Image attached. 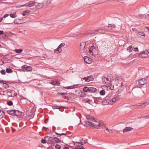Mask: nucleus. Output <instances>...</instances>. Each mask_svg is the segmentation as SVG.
<instances>
[{"label": "nucleus", "instance_id": "obj_1", "mask_svg": "<svg viewBox=\"0 0 149 149\" xmlns=\"http://www.w3.org/2000/svg\"><path fill=\"white\" fill-rule=\"evenodd\" d=\"M94 121L95 122V123H93L89 121H85L84 122V125L87 127H93L95 128H98L99 127V122H97L95 120H94Z\"/></svg>", "mask_w": 149, "mask_h": 149}, {"label": "nucleus", "instance_id": "obj_2", "mask_svg": "<svg viewBox=\"0 0 149 149\" xmlns=\"http://www.w3.org/2000/svg\"><path fill=\"white\" fill-rule=\"evenodd\" d=\"M89 53L91 55L96 57L97 54L96 49L93 46H92L89 48Z\"/></svg>", "mask_w": 149, "mask_h": 149}, {"label": "nucleus", "instance_id": "obj_3", "mask_svg": "<svg viewBox=\"0 0 149 149\" xmlns=\"http://www.w3.org/2000/svg\"><path fill=\"white\" fill-rule=\"evenodd\" d=\"M149 52H148V51H146L140 52L139 54H138V56L139 57L141 58H146L148 56V54Z\"/></svg>", "mask_w": 149, "mask_h": 149}, {"label": "nucleus", "instance_id": "obj_4", "mask_svg": "<svg viewBox=\"0 0 149 149\" xmlns=\"http://www.w3.org/2000/svg\"><path fill=\"white\" fill-rule=\"evenodd\" d=\"M45 139H48V142H49V141H51L52 140H53L55 141L56 143H59L61 142V141L60 140L59 138H58L56 137L54 138H52L51 137H50L49 138V136H46L45 138Z\"/></svg>", "mask_w": 149, "mask_h": 149}, {"label": "nucleus", "instance_id": "obj_5", "mask_svg": "<svg viewBox=\"0 0 149 149\" xmlns=\"http://www.w3.org/2000/svg\"><path fill=\"white\" fill-rule=\"evenodd\" d=\"M149 104V99L148 101L142 103H139L137 105V108L141 109L144 108L146 106Z\"/></svg>", "mask_w": 149, "mask_h": 149}, {"label": "nucleus", "instance_id": "obj_6", "mask_svg": "<svg viewBox=\"0 0 149 149\" xmlns=\"http://www.w3.org/2000/svg\"><path fill=\"white\" fill-rule=\"evenodd\" d=\"M118 99V98L117 97H116L113 98H111V100L109 102V104L112 105L113 104V103L115 102Z\"/></svg>", "mask_w": 149, "mask_h": 149}, {"label": "nucleus", "instance_id": "obj_7", "mask_svg": "<svg viewBox=\"0 0 149 149\" xmlns=\"http://www.w3.org/2000/svg\"><path fill=\"white\" fill-rule=\"evenodd\" d=\"M65 45L64 43H61L60 45L58 46L57 50L54 51L55 53H57L56 51H58L59 53H60L62 51L61 47H63Z\"/></svg>", "mask_w": 149, "mask_h": 149}, {"label": "nucleus", "instance_id": "obj_8", "mask_svg": "<svg viewBox=\"0 0 149 149\" xmlns=\"http://www.w3.org/2000/svg\"><path fill=\"white\" fill-rule=\"evenodd\" d=\"M139 82L140 85H144L147 83V80L146 79L143 78L139 79Z\"/></svg>", "mask_w": 149, "mask_h": 149}, {"label": "nucleus", "instance_id": "obj_9", "mask_svg": "<svg viewBox=\"0 0 149 149\" xmlns=\"http://www.w3.org/2000/svg\"><path fill=\"white\" fill-rule=\"evenodd\" d=\"M98 30H89L88 31L87 35H91L93 34H97V32Z\"/></svg>", "mask_w": 149, "mask_h": 149}, {"label": "nucleus", "instance_id": "obj_10", "mask_svg": "<svg viewBox=\"0 0 149 149\" xmlns=\"http://www.w3.org/2000/svg\"><path fill=\"white\" fill-rule=\"evenodd\" d=\"M94 102L97 103V102H103V99L100 97H95L94 98Z\"/></svg>", "mask_w": 149, "mask_h": 149}, {"label": "nucleus", "instance_id": "obj_11", "mask_svg": "<svg viewBox=\"0 0 149 149\" xmlns=\"http://www.w3.org/2000/svg\"><path fill=\"white\" fill-rule=\"evenodd\" d=\"M22 69L25 68L27 71H31L32 70V68L31 66H28L26 65H24L22 67Z\"/></svg>", "mask_w": 149, "mask_h": 149}, {"label": "nucleus", "instance_id": "obj_12", "mask_svg": "<svg viewBox=\"0 0 149 149\" xmlns=\"http://www.w3.org/2000/svg\"><path fill=\"white\" fill-rule=\"evenodd\" d=\"M102 81L104 84H109L110 82L109 79L105 77H104L102 78Z\"/></svg>", "mask_w": 149, "mask_h": 149}, {"label": "nucleus", "instance_id": "obj_13", "mask_svg": "<svg viewBox=\"0 0 149 149\" xmlns=\"http://www.w3.org/2000/svg\"><path fill=\"white\" fill-rule=\"evenodd\" d=\"M111 100V98L110 96L108 95L105 97L103 99V102L107 103V102L109 104V102Z\"/></svg>", "mask_w": 149, "mask_h": 149}, {"label": "nucleus", "instance_id": "obj_14", "mask_svg": "<svg viewBox=\"0 0 149 149\" xmlns=\"http://www.w3.org/2000/svg\"><path fill=\"white\" fill-rule=\"evenodd\" d=\"M27 3V4L26 5L27 6L30 7L34 5L35 1H31Z\"/></svg>", "mask_w": 149, "mask_h": 149}, {"label": "nucleus", "instance_id": "obj_15", "mask_svg": "<svg viewBox=\"0 0 149 149\" xmlns=\"http://www.w3.org/2000/svg\"><path fill=\"white\" fill-rule=\"evenodd\" d=\"M87 79L86 81L88 82L90 81H93L94 80V78L92 75H90L87 76L86 77Z\"/></svg>", "mask_w": 149, "mask_h": 149}, {"label": "nucleus", "instance_id": "obj_16", "mask_svg": "<svg viewBox=\"0 0 149 149\" xmlns=\"http://www.w3.org/2000/svg\"><path fill=\"white\" fill-rule=\"evenodd\" d=\"M86 118L87 119L91 121H94V117L88 115L86 116Z\"/></svg>", "mask_w": 149, "mask_h": 149}, {"label": "nucleus", "instance_id": "obj_17", "mask_svg": "<svg viewBox=\"0 0 149 149\" xmlns=\"http://www.w3.org/2000/svg\"><path fill=\"white\" fill-rule=\"evenodd\" d=\"M86 44L85 42H82L80 44V50H83L84 49Z\"/></svg>", "mask_w": 149, "mask_h": 149}, {"label": "nucleus", "instance_id": "obj_18", "mask_svg": "<svg viewBox=\"0 0 149 149\" xmlns=\"http://www.w3.org/2000/svg\"><path fill=\"white\" fill-rule=\"evenodd\" d=\"M133 128L130 127H126L123 130V132H125L127 131H131Z\"/></svg>", "mask_w": 149, "mask_h": 149}, {"label": "nucleus", "instance_id": "obj_19", "mask_svg": "<svg viewBox=\"0 0 149 149\" xmlns=\"http://www.w3.org/2000/svg\"><path fill=\"white\" fill-rule=\"evenodd\" d=\"M90 93H95L97 91V89L93 87H90Z\"/></svg>", "mask_w": 149, "mask_h": 149}, {"label": "nucleus", "instance_id": "obj_20", "mask_svg": "<svg viewBox=\"0 0 149 149\" xmlns=\"http://www.w3.org/2000/svg\"><path fill=\"white\" fill-rule=\"evenodd\" d=\"M13 22L15 24H20L21 22V19H15Z\"/></svg>", "mask_w": 149, "mask_h": 149}, {"label": "nucleus", "instance_id": "obj_21", "mask_svg": "<svg viewBox=\"0 0 149 149\" xmlns=\"http://www.w3.org/2000/svg\"><path fill=\"white\" fill-rule=\"evenodd\" d=\"M7 113L10 115L14 116L15 113V110H8L7 111Z\"/></svg>", "mask_w": 149, "mask_h": 149}, {"label": "nucleus", "instance_id": "obj_22", "mask_svg": "<svg viewBox=\"0 0 149 149\" xmlns=\"http://www.w3.org/2000/svg\"><path fill=\"white\" fill-rule=\"evenodd\" d=\"M90 87H85L83 88L84 91L86 92H90Z\"/></svg>", "mask_w": 149, "mask_h": 149}, {"label": "nucleus", "instance_id": "obj_23", "mask_svg": "<svg viewBox=\"0 0 149 149\" xmlns=\"http://www.w3.org/2000/svg\"><path fill=\"white\" fill-rule=\"evenodd\" d=\"M20 114V112L17 110H15L14 114V116H19Z\"/></svg>", "mask_w": 149, "mask_h": 149}, {"label": "nucleus", "instance_id": "obj_24", "mask_svg": "<svg viewBox=\"0 0 149 149\" xmlns=\"http://www.w3.org/2000/svg\"><path fill=\"white\" fill-rule=\"evenodd\" d=\"M84 61L86 63H87L89 64L90 63V62H89V61H88L89 58L87 56H86L84 57Z\"/></svg>", "mask_w": 149, "mask_h": 149}, {"label": "nucleus", "instance_id": "obj_25", "mask_svg": "<svg viewBox=\"0 0 149 149\" xmlns=\"http://www.w3.org/2000/svg\"><path fill=\"white\" fill-rule=\"evenodd\" d=\"M4 115L3 111L2 110H0V118H3Z\"/></svg>", "mask_w": 149, "mask_h": 149}, {"label": "nucleus", "instance_id": "obj_26", "mask_svg": "<svg viewBox=\"0 0 149 149\" xmlns=\"http://www.w3.org/2000/svg\"><path fill=\"white\" fill-rule=\"evenodd\" d=\"M122 79V77H116L114 79V81L116 82H118L119 80H121Z\"/></svg>", "mask_w": 149, "mask_h": 149}, {"label": "nucleus", "instance_id": "obj_27", "mask_svg": "<svg viewBox=\"0 0 149 149\" xmlns=\"http://www.w3.org/2000/svg\"><path fill=\"white\" fill-rule=\"evenodd\" d=\"M108 27L109 28L111 27L112 28L114 29L116 27V26L114 24H109Z\"/></svg>", "mask_w": 149, "mask_h": 149}, {"label": "nucleus", "instance_id": "obj_28", "mask_svg": "<svg viewBox=\"0 0 149 149\" xmlns=\"http://www.w3.org/2000/svg\"><path fill=\"white\" fill-rule=\"evenodd\" d=\"M6 72L9 73H12L13 70L10 68H6Z\"/></svg>", "mask_w": 149, "mask_h": 149}, {"label": "nucleus", "instance_id": "obj_29", "mask_svg": "<svg viewBox=\"0 0 149 149\" xmlns=\"http://www.w3.org/2000/svg\"><path fill=\"white\" fill-rule=\"evenodd\" d=\"M30 12V11L29 10H26L25 11L24 13H22L23 16H25L28 14Z\"/></svg>", "mask_w": 149, "mask_h": 149}, {"label": "nucleus", "instance_id": "obj_30", "mask_svg": "<svg viewBox=\"0 0 149 149\" xmlns=\"http://www.w3.org/2000/svg\"><path fill=\"white\" fill-rule=\"evenodd\" d=\"M10 16L11 18H15L16 17L17 15L16 13H13L11 14L10 15Z\"/></svg>", "mask_w": 149, "mask_h": 149}, {"label": "nucleus", "instance_id": "obj_31", "mask_svg": "<svg viewBox=\"0 0 149 149\" xmlns=\"http://www.w3.org/2000/svg\"><path fill=\"white\" fill-rule=\"evenodd\" d=\"M34 116V114L33 113L30 112L29 114L28 117L29 118V119L32 118Z\"/></svg>", "mask_w": 149, "mask_h": 149}, {"label": "nucleus", "instance_id": "obj_32", "mask_svg": "<svg viewBox=\"0 0 149 149\" xmlns=\"http://www.w3.org/2000/svg\"><path fill=\"white\" fill-rule=\"evenodd\" d=\"M8 83L7 82H5L3 84V86L5 88H7L9 87V85L7 84Z\"/></svg>", "mask_w": 149, "mask_h": 149}, {"label": "nucleus", "instance_id": "obj_33", "mask_svg": "<svg viewBox=\"0 0 149 149\" xmlns=\"http://www.w3.org/2000/svg\"><path fill=\"white\" fill-rule=\"evenodd\" d=\"M138 33L139 35H140L143 36H145V34L144 33V32L142 31H138Z\"/></svg>", "mask_w": 149, "mask_h": 149}, {"label": "nucleus", "instance_id": "obj_34", "mask_svg": "<svg viewBox=\"0 0 149 149\" xmlns=\"http://www.w3.org/2000/svg\"><path fill=\"white\" fill-rule=\"evenodd\" d=\"M133 50V48L132 45L129 46L127 48V50L130 52H131Z\"/></svg>", "mask_w": 149, "mask_h": 149}, {"label": "nucleus", "instance_id": "obj_35", "mask_svg": "<svg viewBox=\"0 0 149 149\" xmlns=\"http://www.w3.org/2000/svg\"><path fill=\"white\" fill-rule=\"evenodd\" d=\"M23 50L22 49H15L14 51H15L16 53H20L22 52Z\"/></svg>", "mask_w": 149, "mask_h": 149}, {"label": "nucleus", "instance_id": "obj_36", "mask_svg": "<svg viewBox=\"0 0 149 149\" xmlns=\"http://www.w3.org/2000/svg\"><path fill=\"white\" fill-rule=\"evenodd\" d=\"M105 125H104V123L103 122H102V121L99 122V127H101V126L104 127Z\"/></svg>", "mask_w": 149, "mask_h": 149}, {"label": "nucleus", "instance_id": "obj_37", "mask_svg": "<svg viewBox=\"0 0 149 149\" xmlns=\"http://www.w3.org/2000/svg\"><path fill=\"white\" fill-rule=\"evenodd\" d=\"M108 88L111 90H113L114 88V85H113L112 84H110L109 86H108Z\"/></svg>", "mask_w": 149, "mask_h": 149}, {"label": "nucleus", "instance_id": "obj_38", "mask_svg": "<svg viewBox=\"0 0 149 149\" xmlns=\"http://www.w3.org/2000/svg\"><path fill=\"white\" fill-rule=\"evenodd\" d=\"M76 149H85V148L81 146H77L75 147Z\"/></svg>", "mask_w": 149, "mask_h": 149}, {"label": "nucleus", "instance_id": "obj_39", "mask_svg": "<svg viewBox=\"0 0 149 149\" xmlns=\"http://www.w3.org/2000/svg\"><path fill=\"white\" fill-rule=\"evenodd\" d=\"M90 101V100L88 98L84 99L83 100V101L85 102H87L88 103H90L89 102Z\"/></svg>", "mask_w": 149, "mask_h": 149}, {"label": "nucleus", "instance_id": "obj_40", "mask_svg": "<svg viewBox=\"0 0 149 149\" xmlns=\"http://www.w3.org/2000/svg\"><path fill=\"white\" fill-rule=\"evenodd\" d=\"M65 108L64 107H59L57 106H54L53 107V109H59L60 108Z\"/></svg>", "mask_w": 149, "mask_h": 149}, {"label": "nucleus", "instance_id": "obj_41", "mask_svg": "<svg viewBox=\"0 0 149 149\" xmlns=\"http://www.w3.org/2000/svg\"><path fill=\"white\" fill-rule=\"evenodd\" d=\"M100 94L101 95H104L105 94V91L104 90H102L100 91Z\"/></svg>", "mask_w": 149, "mask_h": 149}, {"label": "nucleus", "instance_id": "obj_42", "mask_svg": "<svg viewBox=\"0 0 149 149\" xmlns=\"http://www.w3.org/2000/svg\"><path fill=\"white\" fill-rule=\"evenodd\" d=\"M7 104L9 106H11L13 105V102L11 101H8L7 102Z\"/></svg>", "mask_w": 149, "mask_h": 149}, {"label": "nucleus", "instance_id": "obj_43", "mask_svg": "<svg viewBox=\"0 0 149 149\" xmlns=\"http://www.w3.org/2000/svg\"><path fill=\"white\" fill-rule=\"evenodd\" d=\"M65 88H66L68 89H70L74 88V85L68 86V87H65Z\"/></svg>", "mask_w": 149, "mask_h": 149}, {"label": "nucleus", "instance_id": "obj_44", "mask_svg": "<svg viewBox=\"0 0 149 149\" xmlns=\"http://www.w3.org/2000/svg\"><path fill=\"white\" fill-rule=\"evenodd\" d=\"M55 148L56 149H60L61 147L59 145L57 144L55 146Z\"/></svg>", "mask_w": 149, "mask_h": 149}, {"label": "nucleus", "instance_id": "obj_45", "mask_svg": "<svg viewBox=\"0 0 149 149\" xmlns=\"http://www.w3.org/2000/svg\"><path fill=\"white\" fill-rule=\"evenodd\" d=\"M0 72L2 74L4 75L6 74V71L4 70H1Z\"/></svg>", "mask_w": 149, "mask_h": 149}, {"label": "nucleus", "instance_id": "obj_46", "mask_svg": "<svg viewBox=\"0 0 149 149\" xmlns=\"http://www.w3.org/2000/svg\"><path fill=\"white\" fill-rule=\"evenodd\" d=\"M5 82H7V83H9V82L8 81H4V80H0V83H2L3 84V83H4Z\"/></svg>", "mask_w": 149, "mask_h": 149}, {"label": "nucleus", "instance_id": "obj_47", "mask_svg": "<svg viewBox=\"0 0 149 149\" xmlns=\"http://www.w3.org/2000/svg\"><path fill=\"white\" fill-rule=\"evenodd\" d=\"M58 94L59 95H61L62 96H63L65 95H67V93H58Z\"/></svg>", "mask_w": 149, "mask_h": 149}, {"label": "nucleus", "instance_id": "obj_48", "mask_svg": "<svg viewBox=\"0 0 149 149\" xmlns=\"http://www.w3.org/2000/svg\"><path fill=\"white\" fill-rule=\"evenodd\" d=\"M48 143L52 146H54V143L53 141V140L49 141V142Z\"/></svg>", "mask_w": 149, "mask_h": 149}, {"label": "nucleus", "instance_id": "obj_49", "mask_svg": "<svg viewBox=\"0 0 149 149\" xmlns=\"http://www.w3.org/2000/svg\"><path fill=\"white\" fill-rule=\"evenodd\" d=\"M106 130L107 132H112V130H110L107 127L106 128Z\"/></svg>", "mask_w": 149, "mask_h": 149}, {"label": "nucleus", "instance_id": "obj_50", "mask_svg": "<svg viewBox=\"0 0 149 149\" xmlns=\"http://www.w3.org/2000/svg\"><path fill=\"white\" fill-rule=\"evenodd\" d=\"M41 142L42 143H46V141L45 139H42V140Z\"/></svg>", "mask_w": 149, "mask_h": 149}, {"label": "nucleus", "instance_id": "obj_51", "mask_svg": "<svg viewBox=\"0 0 149 149\" xmlns=\"http://www.w3.org/2000/svg\"><path fill=\"white\" fill-rule=\"evenodd\" d=\"M51 84L53 85H55L56 84H57V82H56L55 81H52L51 82Z\"/></svg>", "mask_w": 149, "mask_h": 149}, {"label": "nucleus", "instance_id": "obj_52", "mask_svg": "<svg viewBox=\"0 0 149 149\" xmlns=\"http://www.w3.org/2000/svg\"><path fill=\"white\" fill-rule=\"evenodd\" d=\"M134 50L135 52H139V50L137 47L134 48Z\"/></svg>", "mask_w": 149, "mask_h": 149}, {"label": "nucleus", "instance_id": "obj_53", "mask_svg": "<svg viewBox=\"0 0 149 149\" xmlns=\"http://www.w3.org/2000/svg\"><path fill=\"white\" fill-rule=\"evenodd\" d=\"M145 17L146 19H149V14L146 15Z\"/></svg>", "mask_w": 149, "mask_h": 149}, {"label": "nucleus", "instance_id": "obj_54", "mask_svg": "<svg viewBox=\"0 0 149 149\" xmlns=\"http://www.w3.org/2000/svg\"><path fill=\"white\" fill-rule=\"evenodd\" d=\"M27 3H26L24 4V5H20L19 7H23V6H27L26 5H27Z\"/></svg>", "mask_w": 149, "mask_h": 149}, {"label": "nucleus", "instance_id": "obj_55", "mask_svg": "<svg viewBox=\"0 0 149 149\" xmlns=\"http://www.w3.org/2000/svg\"><path fill=\"white\" fill-rule=\"evenodd\" d=\"M76 143H78V144H81V145H83L84 144V142H76Z\"/></svg>", "mask_w": 149, "mask_h": 149}, {"label": "nucleus", "instance_id": "obj_56", "mask_svg": "<svg viewBox=\"0 0 149 149\" xmlns=\"http://www.w3.org/2000/svg\"><path fill=\"white\" fill-rule=\"evenodd\" d=\"M8 16V14H6L3 16V18H5L7 17Z\"/></svg>", "mask_w": 149, "mask_h": 149}, {"label": "nucleus", "instance_id": "obj_57", "mask_svg": "<svg viewBox=\"0 0 149 149\" xmlns=\"http://www.w3.org/2000/svg\"><path fill=\"white\" fill-rule=\"evenodd\" d=\"M3 31L0 30V35L3 34Z\"/></svg>", "mask_w": 149, "mask_h": 149}, {"label": "nucleus", "instance_id": "obj_58", "mask_svg": "<svg viewBox=\"0 0 149 149\" xmlns=\"http://www.w3.org/2000/svg\"><path fill=\"white\" fill-rule=\"evenodd\" d=\"M132 30L133 31H137L138 29L135 28H133L132 29Z\"/></svg>", "mask_w": 149, "mask_h": 149}, {"label": "nucleus", "instance_id": "obj_59", "mask_svg": "<svg viewBox=\"0 0 149 149\" xmlns=\"http://www.w3.org/2000/svg\"><path fill=\"white\" fill-rule=\"evenodd\" d=\"M47 149H52V148L51 146L48 147Z\"/></svg>", "mask_w": 149, "mask_h": 149}, {"label": "nucleus", "instance_id": "obj_60", "mask_svg": "<svg viewBox=\"0 0 149 149\" xmlns=\"http://www.w3.org/2000/svg\"><path fill=\"white\" fill-rule=\"evenodd\" d=\"M65 135V136H67V135L65 133H62L61 134V135Z\"/></svg>", "mask_w": 149, "mask_h": 149}, {"label": "nucleus", "instance_id": "obj_61", "mask_svg": "<svg viewBox=\"0 0 149 149\" xmlns=\"http://www.w3.org/2000/svg\"><path fill=\"white\" fill-rule=\"evenodd\" d=\"M82 78H83V79L85 80V81H86V79H87L86 77H84Z\"/></svg>", "mask_w": 149, "mask_h": 149}, {"label": "nucleus", "instance_id": "obj_62", "mask_svg": "<svg viewBox=\"0 0 149 149\" xmlns=\"http://www.w3.org/2000/svg\"><path fill=\"white\" fill-rule=\"evenodd\" d=\"M84 143H87V140H86V141H85L84 142Z\"/></svg>", "mask_w": 149, "mask_h": 149}, {"label": "nucleus", "instance_id": "obj_63", "mask_svg": "<svg viewBox=\"0 0 149 149\" xmlns=\"http://www.w3.org/2000/svg\"><path fill=\"white\" fill-rule=\"evenodd\" d=\"M3 19V18H0V22H1L2 21Z\"/></svg>", "mask_w": 149, "mask_h": 149}, {"label": "nucleus", "instance_id": "obj_64", "mask_svg": "<svg viewBox=\"0 0 149 149\" xmlns=\"http://www.w3.org/2000/svg\"><path fill=\"white\" fill-rule=\"evenodd\" d=\"M68 147H65L63 148V149H67L68 148Z\"/></svg>", "mask_w": 149, "mask_h": 149}]
</instances>
